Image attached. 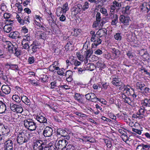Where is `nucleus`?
Wrapping results in <instances>:
<instances>
[{
    "label": "nucleus",
    "mask_w": 150,
    "mask_h": 150,
    "mask_svg": "<svg viewBox=\"0 0 150 150\" xmlns=\"http://www.w3.org/2000/svg\"><path fill=\"white\" fill-rule=\"evenodd\" d=\"M25 127L30 131H34L37 127L36 124L31 119H28L24 121Z\"/></svg>",
    "instance_id": "nucleus-1"
},
{
    "label": "nucleus",
    "mask_w": 150,
    "mask_h": 150,
    "mask_svg": "<svg viewBox=\"0 0 150 150\" xmlns=\"http://www.w3.org/2000/svg\"><path fill=\"white\" fill-rule=\"evenodd\" d=\"M1 142H4V150H13V144L14 143V139H9L4 142V139L2 137L0 138Z\"/></svg>",
    "instance_id": "nucleus-2"
},
{
    "label": "nucleus",
    "mask_w": 150,
    "mask_h": 150,
    "mask_svg": "<svg viewBox=\"0 0 150 150\" xmlns=\"http://www.w3.org/2000/svg\"><path fill=\"white\" fill-rule=\"evenodd\" d=\"M46 146L44 143L41 140H36L34 143L33 148L34 150H42L45 149Z\"/></svg>",
    "instance_id": "nucleus-3"
},
{
    "label": "nucleus",
    "mask_w": 150,
    "mask_h": 150,
    "mask_svg": "<svg viewBox=\"0 0 150 150\" xmlns=\"http://www.w3.org/2000/svg\"><path fill=\"white\" fill-rule=\"evenodd\" d=\"M68 142L67 141L64 139L57 140L55 143V147L58 148L59 150H62L66 148Z\"/></svg>",
    "instance_id": "nucleus-4"
},
{
    "label": "nucleus",
    "mask_w": 150,
    "mask_h": 150,
    "mask_svg": "<svg viewBox=\"0 0 150 150\" xmlns=\"http://www.w3.org/2000/svg\"><path fill=\"white\" fill-rule=\"evenodd\" d=\"M25 134L23 132H19L16 140L18 144H22L27 142L28 139L26 138Z\"/></svg>",
    "instance_id": "nucleus-5"
},
{
    "label": "nucleus",
    "mask_w": 150,
    "mask_h": 150,
    "mask_svg": "<svg viewBox=\"0 0 150 150\" xmlns=\"http://www.w3.org/2000/svg\"><path fill=\"white\" fill-rule=\"evenodd\" d=\"M82 9V5L78 4L72 7L71 9V11L72 14L76 15L81 11Z\"/></svg>",
    "instance_id": "nucleus-6"
},
{
    "label": "nucleus",
    "mask_w": 150,
    "mask_h": 150,
    "mask_svg": "<svg viewBox=\"0 0 150 150\" xmlns=\"http://www.w3.org/2000/svg\"><path fill=\"white\" fill-rule=\"evenodd\" d=\"M120 22L125 25H129V22L131 21L130 18L129 17L125 16L123 15H121L119 17Z\"/></svg>",
    "instance_id": "nucleus-7"
},
{
    "label": "nucleus",
    "mask_w": 150,
    "mask_h": 150,
    "mask_svg": "<svg viewBox=\"0 0 150 150\" xmlns=\"http://www.w3.org/2000/svg\"><path fill=\"white\" fill-rule=\"evenodd\" d=\"M91 41L94 42L92 44V47L94 48L101 43L102 40L97 36L95 38H91Z\"/></svg>",
    "instance_id": "nucleus-8"
},
{
    "label": "nucleus",
    "mask_w": 150,
    "mask_h": 150,
    "mask_svg": "<svg viewBox=\"0 0 150 150\" xmlns=\"http://www.w3.org/2000/svg\"><path fill=\"white\" fill-rule=\"evenodd\" d=\"M52 129L49 127H46L43 131V134L45 137H49L53 134Z\"/></svg>",
    "instance_id": "nucleus-9"
},
{
    "label": "nucleus",
    "mask_w": 150,
    "mask_h": 150,
    "mask_svg": "<svg viewBox=\"0 0 150 150\" xmlns=\"http://www.w3.org/2000/svg\"><path fill=\"white\" fill-rule=\"evenodd\" d=\"M88 43H87L86 42H85L83 45V50L85 49L86 50V51L85 52V57L86 59L87 60H88V58L91 56V54L92 53V52L91 51H90V50H88Z\"/></svg>",
    "instance_id": "nucleus-10"
},
{
    "label": "nucleus",
    "mask_w": 150,
    "mask_h": 150,
    "mask_svg": "<svg viewBox=\"0 0 150 150\" xmlns=\"http://www.w3.org/2000/svg\"><path fill=\"white\" fill-rule=\"evenodd\" d=\"M150 10V3H144L141 8V11L144 13H147Z\"/></svg>",
    "instance_id": "nucleus-11"
},
{
    "label": "nucleus",
    "mask_w": 150,
    "mask_h": 150,
    "mask_svg": "<svg viewBox=\"0 0 150 150\" xmlns=\"http://www.w3.org/2000/svg\"><path fill=\"white\" fill-rule=\"evenodd\" d=\"M107 34V30L105 28L100 29L96 32V35L99 38L105 36Z\"/></svg>",
    "instance_id": "nucleus-12"
},
{
    "label": "nucleus",
    "mask_w": 150,
    "mask_h": 150,
    "mask_svg": "<svg viewBox=\"0 0 150 150\" xmlns=\"http://www.w3.org/2000/svg\"><path fill=\"white\" fill-rule=\"evenodd\" d=\"M121 97L122 98V100L124 103H127L129 105H131L132 102L130 97L127 96L125 93H122Z\"/></svg>",
    "instance_id": "nucleus-13"
},
{
    "label": "nucleus",
    "mask_w": 150,
    "mask_h": 150,
    "mask_svg": "<svg viewBox=\"0 0 150 150\" xmlns=\"http://www.w3.org/2000/svg\"><path fill=\"white\" fill-rule=\"evenodd\" d=\"M0 128L1 129V131L4 134L8 135L9 134V133L10 132V129L7 126L0 125Z\"/></svg>",
    "instance_id": "nucleus-14"
},
{
    "label": "nucleus",
    "mask_w": 150,
    "mask_h": 150,
    "mask_svg": "<svg viewBox=\"0 0 150 150\" xmlns=\"http://www.w3.org/2000/svg\"><path fill=\"white\" fill-rule=\"evenodd\" d=\"M145 86V84L143 82L140 81L137 82L135 83L136 89L142 91H143Z\"/></svg>",
    "instance_id": "nucleus-15"
},
{
    "label": "nucleus",
    "mask_w": 150,
    "mask_h": 150,
    "mask_svg": "<svg viewBox=\"0 0 150 150\" xmlns=\"http://www.w3.org/2000/svg\"><path fill=\"white\" fill-rule=\"evenodd\" d=\"M1 90L3 93L8 94L11 92V88L8 85H3L2 86Z\"/></svg>",
    "instance_id": "nucleus-16"
},
{
    "label": "nucleus",
    "mask_w": 150,
    "mask_h": 150,
    "mask_svg": "<svg viewBox=\"0 0 150 150\" xmlns=\"http://www.w3.org/2000/svg\"><path fill=\"white\" fill-rule=\"evenodd\" d=\"M36 119L37 120L42 123H47V119L45 117L42 115H37L36 117Z\"/></svg>",
    "instance_id": "nucleus-17"
},
{
    "label": "nucleus",
    "mask_w": 150,
    "mask_h": 150,
    "mask_svg": "<svg viewBox=\"0 0 150 150\" xmlns=\"http://www.w3.org/2000/svg\"><path fill=\"white\" fill-rule=\"evenodd\" d=\"M141 104L142 106L150 107V98H145L141 101Z\"/></svg>",
    "instance_id": "nucleus-18"
},
{
    "label": "nucleus",
    "mask_w": 150,
    "mask_h": 150,
    "mask_svg": "<svg viewBox=\"0 0 150 150\" xmlns=\"http://www.w3.org/2000/svg\"><path fill=\"white\" fill-rule=\"evenodd\" d=\"M19 35V33L17 31L11 32L8 36L10 38L16 39L17 38Z\"/></svg>",
    "instance_id": "nucleus-19"
},
{
    "label": "nucleus",
    "mask_w": 150,
    "mask_h": 150,
    "mask_svg": "<svg viewBox=\"0 0 150 150\" xmlns=\"http://www.w3.org/2000/svg\"><path fill=\"white\" fill-rule=\"evenodd\" d=\"M131 6H127L123 8L122 11V14L125 15L129 14L131 10Z\"/></svg>",
    "instance_id": "nucleus-20"
},
{
    "label": "nucleus",
    "mask_w": 150,
    "mask_h": 150,
    "mask_svg": "<svg viewBox=\"0 0 150 150\" xmlns=\"http://www.w3.org/2000/svg\"><path fill=\"white\" fill-rule=\"evenodd\" d=\"M57 132L58 135H61L64 137H67V133L64 129L61 128L58 129L57 130Z\"/></svg>",
    "instance_id": "nucleus-21"
},
{
    "label": "nucleus",
    "mask_w": 150,
    "mask_h": 150,
    "mask_svg": "<svg viewBox=\"0 0 150 150\" xmlns=\"http://www.w3.org/2000/svg\"><path fill=\"white\" fill-rule=\"evenodd\" d=\"M6 48H8L9 50L11 52H14V48L16 47L12 44V43L9 41L6 42Z\"/></svg>",
    "instance_id": "nucleus-22"
},
{
    "label": "nucleus",
    "mask_w": 150,
    "mask_h": 150,
    "mask_svg": "<svg viewBox=\"0 0 150 150\" xmlns=\"http://www.w3.org/2000/svg\"><path fill=\"white\" fill-rule=\"evenodd\" d=\"M21 100L23 103L27 105H30V101L27 97L24 96V95H21Z\"/></svg>",
    "instance_id": "nucleus-23"
},
{
    "label": "nucleus",
    "mask_w": 150,
    "mask_h": 150,
    "mask_svg": "<svg viewBox=\"0 0 150 150\" xmlns=\"http://www.w3.org/2000/svg\"><path fill=\"white\" fill-rule=\"evenodd\" d=\"M144 107L142 106V107H141L139 109L138 112H137V115L140 116V118L144 117V115L145 112V109Z\"/></svg>",
    "instance_id": "nucleus-24"
},
{
    "label": "nucleus",
    "mask_w": 150,
    "mask_h": 150,
    "mask_svg": "<svg viewBox=\"0 0 150 150\" xmlns=\"http://www.w3.org/2000/svg\"><path fill=\"white\" fill-rule=\"evenodd\" d=\"M6 110V104L2 101H0V113L5 112Z\"/></svg>",
    "instance_id": "nucleus-25"
},
{
    "label": "nucleus",
    "mask_w": 150,
    "mask_h": 150,
    "mask_svg": "<svg viewBox=\"0 0 150 150\" xmlns=\"http://www.w3.org/2000/svg\"><path fill=\"white\" fill-rule=\"evenodd\" d=\"M121 4L120 3H119L116 1H114L112 3V4L110 7L111 10L112 11H114L116 8V7H119L121 6Z\"/></svg>",
    "instance_id": "nucleus-26"
},
{
    "label": "nucleus",
    "mask_w": 150,
    "mask_h": 150,
    "mask_svg": "<svg viewBox=\"0 0 150 150\" xmlns=\"http://www.w3.org/2000/svg\"><path fill=\"white\" fill-rule=\"evenodd\" d=\"M12 27V26L11 25L7 24L4 26L3 29L5 32L8 33L11 30Z\"/></svg>",
    "instance_id": "nucleus-27"
},
{
    "label": "nucleus",
    "mask_w": 150,
    "mask_h": 150,
    "mask_svg": "<svg viewBox=\"0 0 150 150\" xmlns=\"http://www.w3.org/2000/svg\"><path fill=\"white\" fill-rule=\"evenodd\" d=\"M49 69L50 71L55 72H56V71L60 70V68L57 66H53V65H50L49 67Z\"/></svg>",
    "instance_id": "nucleus-28"
},
{
    "label": "nucleus",
    "mask_w": 150,
    "mask_h": 150,
    "mask_svg": "<svg viewBox=\"0 0 150 150\" xmlns=\"http://www.w3.org/2000/svg\"><path fill=\"white\" fill-rule=\"evenodd\" d=\"M74 98L78 102L81 103H82V100L81 98L82 97L80 93H75Z\"/></svg>",
    "instance_id": "nucleus-29"
},
{
    "label": "nucleus",
    "mask_w": 150,
    "mask_h": 150,
    "mask_svg": "<svg viewBox=\"0 0 150 150\" xmlns=\"http://www.w3.org/2000/svg\"><path fill=\"white\" fill-rule=\"evenodd\" d=\"M81 30L77 28H74L73 30V32L71 33L73 36H77L80 35Z\"/></svg>",
    "instance_id": "nucleus-30"
},
{
    "label": "nucleus",
    "mask_w": 150,
    "mask_h": 150,
    "mask_svg": "<svg viewBox=\"0 0 150 150\" xmlns=\"http://www.w3.org/2000/svg\"><path fill=\"white\" fill-rule=\"evenodd\" d=\"M96 95L93 93H88L85 95L86 99L88 100H91L92 98L95 96Z\"/></svg>",
    "instance_id": "nucleus-31"
},
{
    "label": "nucleus",
    "mask_w": 150,
    "mask_h": 150,
    "mask_svg": "<svg viewBox=\"0 0 150 150\" xmlns=\"http://www.w3.org/2000/svg\"><path fill=\"white\" fill-rule=\"evenodd\" d=\"M127 86L130 87V86L127 85L126 86V87L124 88V90L123 91L124 92H122L121 93V94L122 93H125V94H127V96H129L131 95L130 93V89L127 87Z\"/></svg>",
    "instance_id": "nucleus-32"
},
{
    "label": "nucleus",
    "mask_w": 150,
    "mask_h": 150,
    "mask_svg": "<svg viewBox=\"0 0 150 150\" xmlns=\"http://www.w3.org/2000/svg\"><path fill=\"white\" fill-rule=\"evenodd\" d=\"M68 4L67 3H65L63 6L62 8H61V12L62 11L64 13H65L69 9L68 6Z\"/></svg>",
    "instance_id": "nucleus-33"
},
{
    "label": "nucleus",
    "mask_w": 150,
    "mask_h": 150,
    "mask_svg": "<svg viewBox=\"0 0 150 150\" xmlns=\"http://www.w3.org/2000/svg\"><path fill=\"white\" fill-rule=\"evenodd\" d=\"M114 86H118V89L120 90H122L125 88V86L124 84L121 81L117 83L114 85Z\"/></svg>",
    "instance_id": "nucleus-34"
},
{
    "label": "nucleus",
    "mask_w": 150,
    "mask_h": 150,
    "mask_svg": "<svg viewBox=\"0 0 150 150\" xmlns=\"http://www.w3.org/2000/svg\"><path fill=\"white\" fill-rule=\"evenodd\" d=\"M13 100L15 102L19 103L21 101L19 96L17 95H13L12 97Z\"/></svg>",
    "instance_id": "nucleus-35"
},
{
    "label": "nucleus",
    "mask_w": 150,
    "mask_h": 150,
    "mask_svg": "<svg viewBox=\"0 0 150 150\" xmlns=\"http://www.w3.org/2000/svg\"><path fill=\"white\" fill-rule=\"evenodd\" d=\"M126 134V133L123 134L121 135V137L124 142L128 143L129 141V138Z\"/></svg>",
    "instance_id": "nucleus-36"
},
{
    "label": "nucleus",
    "mask_w": 150,
    "mask_h": 150,
    "mask_svg": "<svg viewBox=\"0 0 150 150\" xmlns=\"http://www.w3.org/2000/svg\"><path fill=\"white\" fill-rule=\"evenodd\" d=\"M96 64L98 67L100 68H103L105 67V65L104 64V62L101 60L98 61Z\"/></svg>",
    "instance_id": "nucleus-37"
},
{
    "label": "nucleus",
    "mask_w": 150,
    "mask_h": 150,
    "mask_svg": "<svg viewBox=\"0 0 150 150\" xmlns=\"http://www.w3.org/2000/svg\"><path fill=\"white\" fill-rule=\"evenodd\" d=\"M121 81L120 79L118 77H117L113 78L112 83V84L114 85Z\"/></svg>",
    "instance_id": "nucleus-38"
},
{
    "label": "nucleus",
    "mask_w": 150,
    "mask_h": 150,
    "mask_svg": "<svg viewBox=\"0 0 150 150\" xmlns=\"http://www.w3.org/2000/svg\"><path fill=\"white\" fill-rule=\"evenodd\" d=\"M31 40V38L30 36V34H28L24 36V38L22 41V43H25L26 41H29Z\"/></svg>",
    "instance_id": "nucleus-39"
},
{
    "label": "nucleus",
    "mask_w": 150,
    "mask_h": 150,
    "mask_svg": "<svg viewBox=\"0 0 150 150\" xmlns=\"http://www.w3.org/2000/svg\"><path fill=\"white\" fill-rule=\"evenodd\" d=\"M56 145H53L51 143H50L48 144L47 148V149L48 150H55V148Z\"/></svg>",
    "instance_id": "nucleus-40"
},
{
    "label": "nucleus",
    "mask_w": 150,
    "mask_h": 150,
    "mask_svg": "<svg viewBox=\"0 0 150 150\" xmlns=\"http://www.w3.org/2000/svg\"><path fill=\"white\" fill-rule=\"evenodd\" d=\"M14 52H15V55L18 56L21 54V51L19 49L15 47L14 48Z\"/></svg>",
    "instance_id": "nucleus-41"
},
{
    "label": "nucleus",
    "mask_w": 150,
    "mask_h": 150,
    "mask_svg": "<svg viewBox=\"0 0 150 150\" xmlns=\"http://www.w3.org/2000/svg\"><path fill=\"white\" fill-rule=\"evenodd\" d=\"M23 23H21L23 25L24 23L28 24L30 23V21H29V16H25L24 19L22 20Z\"/></svg>",
    "instance_id": "nucleus-42"
},
{
    "label": "nucleus",
    "mask_w": 150,
    "mask_h": 150,
    "mask_svg": "<svg viewBox=\"0 0 150 150\" xmlns=\"http://www.w3.org/2000/svg\"><path fill=\"white\" fill-rule=\"evenodd\" d=\"M118 16H116V17L115 16L114 18L112 21L111 22V25H116L118 23Z\"/></svg>",
    "instance_id": "nucleus-43"
},
{
    "label": "nucleus",
    "mask_w": 150,
    "mask_h": 150,
    "mask_svg": "<svg viewBox=\"0 0 150 150\" xmlns=\"http://www.w3.org/2000/svg\"><path fill=\"white\" fill-rule=\"evenodd\" d=\"M114 38L116 40H120L122 39V36L120 33H116L114 36Z\"/></svg>",
    "instance_id": "nucleus-44"
},
{
    "label": "nucleus",
    "mask_w": 150,
    "mask_h": 150,
    "mask_svg": "<svg viewBox=\"0 0 150 150\" xmlns=\"http://www.w3.org/2000/svg\"><path fill=\"white\" fill-rule=\"evenodd\" d=\"M22 44L23 45V49L25 50H28L30 48V46L28 42H25V43H22Z\"/></svg>",
    "instance_id": "nucleus-45"
},
{
    "label": "nucleus",
    "mask_w": 150,
    "mask_h": 150,
    "mask_svg": "<svg viewBox=\"0 0 150 150\" xmlns=\"http://www.w3.org/2000/svg\"><path fill=\"white\" fill-rule=\"evenodd\" d=\"M96 20L98 22H100L101 20V14L99 12H97L96 16Z\"/></svg>",
    "instance_id": "nucleus-46"
},
{
    "label": "nucleus",
    "mask_w": 150,
    "mask_h": 150,
    "mask_svg": "<svg viewBox=\"0 0 150 150\" xmlns=\"http://www.w3.org/2000/svg\"><path fill=\"white\" fill-rule=\"evenodd\" d=\"M20 4V3H19V4L16 3L15 4V6L18 8L19 13L21 12L23 10L22 6Z\"/></svg>",
    "instance_id": "nucleus-47"
},
{
    "label": "nucleus",
    "mask_w": 150,
    "mask_h": 150,
    "mask_svg": "<svg viewBox=\"0 0 150 150\" xmlns=\"http://www.w3.org/2000/svg\"><path fill=\"white\" fill-rule=\"evenodd\" d=\"M113 53L115 54V56H119L120 55V52L118 50L116 49L115 48L112 49Z\"/></svg>",
    "instance_id": "nucleus-48"
},
{
    "label": "nucleus",
    "mask_w": 150,
    "mask_h": 150,
    "mask_svg": "<svg viewBox=\"0 0 150 150\" xmlns=\"http://www.w3.org/2000/svg\"><path fill=\"white\" fill-rule=\"evenodd\" d=\"M100 11L103 14L105 15V16H107L108 15V13L106 9L104 8H101Z\"/></svg>",
    "instance_id": "nucleus-49"
},
{
    "label": "nucleus",
    "mask_w": 150,
    "mask_h": 150,
    "mask_svg": "<svg viewBox=\"0 0 150 150\" xmlns=\"http://www.w3.org/2000/svg\"><path fill=\"white\" fill-rule=\"evenodd\" d=\"M83 10L85 11L87 9L89 8V3L88 2L86 1L84 3V5L82 6Z\"/></svg>",
    "instance_id": "nucleus-50"
},
{
    "label": "nucleus",
    "mask_w": 150,
    "mask_h": 150,
    "mask_svg": "<svg viewBox=\"0 0 150 150\" xmlns=\"http://www.w3.org/2000/svg\"><path fill=\"white\" fill-rule=\"evenodd\" d=\"M18 105H16L15 104L12 103L10 104V106L11 110L14 112H15L16 109Z\"/></svg>",
    "instance_id": "nucleus-51"
},
{
    "label": "nucleus",
    "mask_w": 150,
    "mask_h": 150,
    "mask_svg": "<svg viewBox=\"0 0 150 150\" xmlns=\"http://www.w3.org/2000/svg\"><path fill=\"white\" fill-rule=\"evenodd\" d=\"M23 111V109L19 105H18L15 111L18 113H21Z\"/></svg>",
    "instance_id": "nucleus-52"
},
{
    "label": "nucleus",
    "mask_w": 150,
    "mask_h": 150,
    "mask_svg": "<svg viewBox=\"0 0 150 150\" xmlns=\"http://www.w3.org/2000/svg\"><path fill=\"white\" fill-rule=\"evenodd\" d=\"M34 58L33 57H29L28 59V62L29 64H31L33 63L34 62Z\"/></svg>",
    "instance_id": "nucleus-53"
},
{
    "label": "nucleus",
    "mask_w": 150,
    "mask_h": 150,
    "mask_svg": "<svg viewBox=\"0 0 150 150\" xmlns=\"http://www.w3.org/2000/svg\"><path fill=\"white\" fill-rule=\"evenodd\" d=\"M139 144L141 146H142L143 148L145 149H146V150H147V149H149L150 148V145L148 144H144L142 143H141Z\"/></svg>",
    "instance_id": "nucleus-54"
},
{
    "label": "nucleus",
    "mask_w": 150,
    "mask_h": 150,
    "mask_svg": "<svg viewBox=\"0 0 150 150\" xmlns=\"http://www.w3.org/2000/svg\"><path fill=\"white\" fill-rule=\"evenodd\" d=\"M66 150H75L74 149V147L73 145L69 144L67 146V149Z\"/></svg>",
    "instance_id": "nucleus-55"
},
{
    "label": "nucleus",
    "mask_w": 150,
    "mask_h": 150,
    "mask_svg": "<svg viewBox=\"0 0 150 150\" xmlns=\"http://www.w3.org/2000/svg\"><path fill=\"white\" fill-rule=\"evenodd\" d=\"M76 115L80 116L82 117H86V115L83 113L82 112H75Z\"/></svg>",
    "instance_id": "nucleus-56"
},
{
    "label": "nucleus",
    "mask_w": 150,
    "mask_h": 150,
    "mask_svg": "<svg viewBox=\"0 0 150 150\" xmlns=\"http://www.w3.org/2000/svg\"><path fill=\"white\" fill-rule=\"evenodd\" d=\"M72 72L70 70L67 71L66 73V77H68L70 76H72Z\"/></svg>",
    "instance_id": "nucleus-57"
},
{
    "label": "nucleus",
    "mask_w": 150,
    "mask_h": 150,
    "mask_svg": "<svg viewBox=\"0 0 150 150\" xmlns=\"http://www.w3.org/2000/svg\"><path fill=\"white\" fill-rule=\"evenodd\" d=\"M96 6L97 8H101L102 6L103 5V2H98L97 3H96Z\"/></svg>",
    "instance_id": "nucleus-58"
},
{
    "label": "nucleus",
    "mask_w": 150,
    "mask_h": 150,
    "mask_svg": "<svg viewBox=\"0 0 150 150\" xmlns=\"http://www.w3.org/2000/svg\"><path fill=\"white\" fill-rule=\"evenodd\" d=\"M11 15L10 13H6L4 14V17L5 18L8 19L11 17Z\"/></svg>",
    "instance_id": "nucleus-59"
},
{
    "label": "nucleus",
    "mask_w": 150,
    "mask_h": 150,
    "mask_svg": "<svg viewBox=\"0 0 150 150\" xmlns=\"http://www.w3.org/2000/svg\"><path fill=\"white\" fill-rule=\"evenodd\" d=\"M132 131L139 134H141L142 133L141 131L140 130L136 129L135 128H132Z\"/></svg>",
    "instance_id": "nucleus-60"
},
{
    "label": "nucleus",
    "mask_w": 150,
    "mask_h": 150,
    "mask_svg": "<svg viewBox=\"0 0 150 150\" xmlns=\"http://www.w3.org/2000/svg\"><path fill=\"white\" fill-rule=\"evenodd\" d=\"M22 32L24 33L25 34L28 32V30L25 26H24L22 28Z\"/></svg>",
    "instance_id": "nucleus-61"
},
{
    "label": "nucleus",
    "mask_w": 150,
    "mask_h": 150,
    "mask_svg": "<svg viewBox=\"0 0 150 150\" xmlns=\"http://www.w3.org/2000/svg\"><path fill=\"white\" fill-rule=\"evenodd\" d=\"M16 18L19 23H20L21 24L23 23V19L21 18V17H20L18 15H16Z\"/></svg>",
    "instance_id": "nucleus-62"
},
{
    "label": "nucleus",
    "mask_w": 150,
    "mask_h": 150,
    "mask_svg": "<svg viewBox=\"0 0 150 150\" xmlns=\"http://www.w3.org/2000/svg\"><path fill=\"white\" fill-rule=\"evenodd\" d=\"M40 38L44 39L46 37V33L44 32L41 33L40 34Z\"/></svg>",
    "instance_id": "nucleus-63"
},
{
    "label": "nucleus",
    "mask_w": 150,
    "mask_h": 150,
    "mask_svg": "<svg viewBox=\"0 0 150 150\" xmlns=\"http://www.w3.org/2000/svg\"><path fill=\"white\" fill-rule=\"evenodd\" d=\"M136 150H147L146 149H145L142 147L139 144L138 145L136 148Z\"/></svg>",
    "instance_id": "nucleus-64"
}]
</instances>
